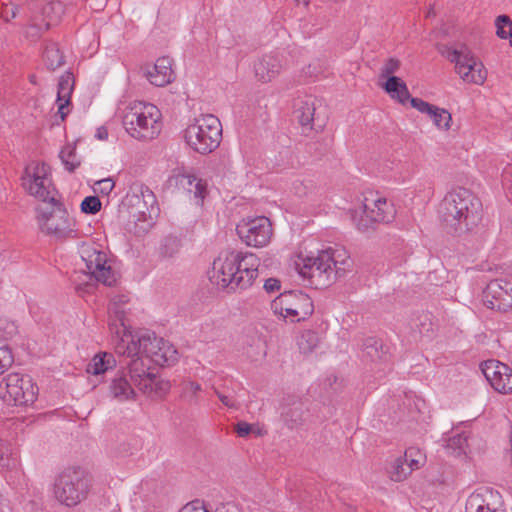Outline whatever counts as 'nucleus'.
I'll return each instance as SVG.
<instances>
[{
    "instance_id": "obj_16",
    "label": "nucleus",
    "mask_w": 512,
    "mask_h": 512,
    "mask_svg": "<svg viewBox=\"0 0 512 512\" xmlns=\"http://www.w3.org/2000/svg\"><path fill=\"white\" fill-rule=\"evenodd\" d=\"M400 65V61L396 58L387 59L380 70V77L386 78V82L382 85L385 92L389 94L392 99L405 105L411 95L406 83L401 78L394 75V73L399 70Z\"/></svg>"
},
{
    "instance_id": "obj_18",
    "label": "nucleus",
    "mask_w": 512,
    "mask_h": 512,
    "mask_svg": "<svg viewBox=\"0 0 512 512\" xmlns=\"http://www.w3.org/2000/svg\"><path fill=\"white\" fill-rule=\"evenodd\" d=\"M481 370L497 392L507 394L512 391V370L506 364L490 359L481 364Z\"/></svg>"
},
{
    "instance_id": "obj_38",
    "label": "nucleus",
    "mask_w": 512,
    "mask_h": 512,
    "mask_svg": "<svg viewBox=\"0 0 512 512\" xmlns=\"http://www.w3.org/2000/svg\"><path fill=\"white\" fill-rule=\"evenodd\" d=\"M74 89V77L69 71L65 72L58 82L57 101L69 100Z\"/></svg>"
},
{
    "instance_id": "obj_4",
    "label": "nucleus",
    "mask_w": 512,
    "mask_h": 512,
    "mask_svg": "<svg viewBox=\"0 0 512 512\" xmlns=\"http://www.w3.org/2000/svg\"><path fill=\"white\" fill-rule=\"evenodd\" d=\"M90 488L88 474L79 467H69L56 477L54 495L62 505L75 507L88 497Z\"/></svg>"
},
{
    "instance_id": "obj_26",
    "label": "nucleus",
    "mask_w": 512,
    "mask_h": 512,
    "mask_svg": "<svg viewBox=\"0 0 512 512\" xmlns=\"http://www.w3.org/2000/svg\"><path fill=\"white\" fill-rule=\"evenodd\" d=\"M133 385L134 384L131 382L130 378L128 379L126 371L121 370L118 371L115 377L111 380L109 393L119 402L133 399L135 396Z\"/></svg>"
},
{
    "instance_id": "obj_41",
    "label": "nucleus",
    "mask_w": 512,
    "mask_h": 512,
    "mask_svg": "<svg viewBox=\"0 0 512 512\" xmlns=\"http://www.w3.org/2000/svg\"><path fill=\"white\" fill-rule=\"evenodd\" d=\"M16 465L17 459L13 456L9 445L0 439V466L5 469H12Z\"/></svg>"
},
{
    "instance_id": "obj_8",
    "label": "nucleus",
    "mask_w": 512,
    "mask_h": 512,
    "mask_svg": "<svg viewBox=\"0 0 512 512\" xmlns=\"http://www.w3.org/2000/svg\"><path fill=\"white\" fill-rule=\"evenodd\" d=\"M438 51L450 62L455 64V70L467 83L481 85L487 77V72L481 62H478L466 45L459 49L441 45Z\"/></svg>"
},
{
    "instance_id": "obj_28",
    "label": "nucleus",
    "mask_w": 512,
    "mask_h": 512,
    "mask_svg": "<svg viewBox=\"0 0 512 512\" xmlns=\"http://www.w3.org/2000/svg\"><path fill=\"white\" fill-rule=\"evenodd\" d=\"M116 365V360L112 353L103 352L95 355L87 366V372L93 375H100L112 369Z\"/></svg>"
},
{
    "instance_id": "obj_20",
    "label": "nucleus",
    "mask_w": 512,
    "mask_h": 512,
    "mask_svg": "<svg viewBox=\"0 0 512 512\" xmlns=\"http://www.w3.org/2000/svg\"><path fill=\"white\" fill-rule=\"evenodd\" d=\"M390 358V347L381 339L376 337H368L364 339L361 354L363 362L370 364H385L390 361Z\"/></svg>"
},
{
    "instance_id": "obj_31",
    "label": "nucleus",
    "mask_w": 512,
    "mask_h": 512,
    "mask_svg": "<svg viewBox=\"0 0 512 512\" xmlns=\"http://www.w3.org/2000/svg\"><path fill=\"white\" fill-rule=\"evenodd\" d=\"M43 58L46 67L51 71H54L65 64L64 55L60 51L58 45L54 42H50L46 45Z\"/></svg>"
},
{
    "instance_id": "obj_14",
    "label": "nucleus",
    "mask_w": 512,
    "mask_h": 512,
    "mask_svg": "<svg viewBox=\"0 0 512 512\" xmlns=\"http://www.w3.org/2000/svg\"><path fill=\"white\" fill-rule=\"evenodd\" d=\"M238 236L248 246L263 247L272 236V225L265 216L242 221L236 227Z\"/></svg>"
},
{
    "instance_id": "obj_32",
    "label": "nucleus",
    "mask_w": 512,
    "mask_h": 512,
    "mask_svg": "<svg viewBox=\"0 0 512 512\" xmlns=\"http://www.w3.org/2000/svg\"><path fill=\"white\" fill-rule=\"evenodd\" d=\"M59 157L65 166V169L70 173H73L81 164V161L76 154L75 145L67 144L64 146L60 151Z\"/></svg>"
},
{
    "instance_id": "obj_36",
    "label": "nucleus",
    "mask_w": 512,
    "mask_h": 512,
    "mask_svg": "<svg viewBox=\"0 0 512 512\" xmlns=\"http://www.w3.org/2000/svg\"><path fill=\"white\" fill-rule=\"evenodd\" d=\"M319 341L320 338L317 332L306 330L299 336L297 344L302 353L308 354L313 352V350L318 346Z\"/></svg>"
},
{
    "instance_id": "obj_29",
    "label": "nucleus",
    "mask_w": 512,
    "mask_h": 512,
    "mask_svg": "<svg viewBox=\"0 0 512 512\" xmlns=\"http://www.w3.org/2000/svg\"><path fill=\"white\" fill-rule=\"evenodd\" d=\"M413 452L414 448H408L405 451L404 458L399 457L395 460L392 470L390 471L391 480L401 482L411 474L412 469L408 465V456H412Z\"/></svg>"
},
{
    "instance_id": "obj_1",
    "label": "nucleus",
    "mask_w": 512,
    "mask_h": 512,
    "mask_svg": "<svg viewBox=\"0 0 512 512\" xmlns=\"http://www.w3.org/2000/svg\"><path fill=\"white\" fill-rule=\"evenodd\" d=\"M254 255H243L238 251H223L214 260L209 280L219 289L234 291L252 285L258 275Z\"/></svg>"
},
{
    "instance_id": "obj_63",
    "label": "nucleus",
    "mask_w": 512,
    "mask_h": 512,
    "mask_svg": "<svg viewBox=\"0 0 512 512\" xmlns=\"http://www.w3.org/2000/svg\"><path fill=\"white\" fill-rule=\"evenodd\" d=\"M510 452H511V457H512V434L510 436Z\"/></svg>"
},
{
    "instance_id": "obj_15",
    "label": "nucleus",
    "mask_w": 512,
    "mask_h": 512,
    "mask_svg": "<svg viewBox=\"0 0 512 512\" xmlns=\"http://www.w3.org/2000/svg\"><path fill=\"white\" fill-rule=\"evenodd\" d=\"M483 302L488 308L501 312L512 309V281L491 280L483 291Z\"/></svg>"
},
{
    "instance_id": "obj_53",
    "label": "nucleus",
    "mask_w": 512,
    "mask_h": 512,
    "mask_svg": "<svg viewBox=\"0 0 512 512\" xmlns=\"http://www.w3.org/2000/svg\"><path fill=\"white\" fill-rule=\"evenodd\" d=\"M326 251H330V252L334 253V256L336 257V259L340 261L338 263V267H342V268L346 269V267L349 266L348 257L345 256L346 252L344 250L329 248Z\"/></svg>"
},
{
    "instance_id": "obj_6",
    "label": "nucleus",
    "mask_w": 512,
    "mask_h": 512,
    "mask_svg": "<svg viewBox=\"0 0 512 512\" xmlns=\"http://www.w3.org/2000/svg\"><path fill=\"white\" fill-rule=\"evenodd\" d=\"M340 261L334 253L321 251L316 257H308L302 265L297 264L299 274L307 278L315 288H325L345 273V268L338 267Z\"/></svg>"
},
{
    "instance_id": "obj_56",
    "label": "nucleus",
    "mask_w": 512,
    "mask_h": 512,
    "mask_svg": "<svg viewBox=\"0 0 512 512\" xmlns=\"http://www.w3.org/2000/svg\"><path fill=\"white\" fill-rule=\"evenodd\" d=\"M416 455H419V456H420V451H419V450L414 449V452H413L412 456H408V465H409V467L412 469V471H413L414 469L419 468V465H420V461H419V459H417V458L415 457Z\"/></svg>"
},
{
    "instance_id": "obj_21",
    "label": "nucleus",
    "mask_w": 512,
    "mask_h": 512,
    "mask_svg": "<svg viewBox=\"0 0 512 512\" xmlns=\"http://www.w3.org/2000/svg\"><path fill=\"white\" fill-rule=\"evenodd\" d=\"M410 105L421 113L428 114L434 125L439 129L448 130L452 121L451 114L444 108H439L420 98L411 97L408 99Z\"/></svg>"
},
{
    "instance_id": "obj_25",
    "label": "nucleus",
    "mask_w": 512,
    "mask_h": 512,
    "mask_svg": "<svg viewBox=\"0 0 512 512\" xmlns=\"http://www.w3.org/2000/svg\"><path fill=\"white\" fill-rule=\"evenodd\" d=\"M281 60L276 55H264L254 64L256 78L264 83L271 81L281 71Z\"/></svg>"
},
{
    "instance_id": "obj_11",
    "label": "nucleus",
    "mask_w": 512,
    "mask_h": 512,
    "mask_svg": "<svg viewBox=\"0 0 512 512\" xmlns=\"http://www.w3.org/2000/svg\"><path fill=\"white\" fill-rule=\"evenodd\" d=\"M38 211L42 232L59 239L70 237L74 233V220L69 217L68 211L59 200L55 204L40 207Z\"/></svg>"
},
{
    "instance_id": "obj_60",
    "label": "nucleus",
    "mask_w": 512,
    "mask_h": 512,
    "mask_svg": "<svg viewBox=\"0 0 512 512\" xmlns=\"http://www.w3.org/2000/svg\"><path fill=\"white\" fill-rule=\"evenodd\" d=\"M476 512H497L495 509H491L489 505H479Z\"/></svg>"
},
{
    "instance_id": "obj_45",
    "label": "nucleus",
    "mask_w": 512,
    "mask_h": 512,
    "mask_svg": "<svg viewBox=\"0 0 512 512\" xmlns=\"http://www.w3.org/2000/svg\"><path fill=\"white\" fill-rule=\"evenodd\" d=\"M0 331L4 340H11L18 334V326L13 321L0 320Z\"/></svg>"
},
{
    "instance_id": "obj_52",
    "label": "nucleus",
    "mask_w": 512,
    "mask_h": 512,
    "mask_svg": "<svg viewBox=\"0 0 512 512\" xmlns=\"http://www.w3.org/2000/svg\"><path fill=\"white\" fill-rule=\"evenodd\" d=\"M263 288L267 293H275L280 290L281 282L277 278H268L265 280Z\"/></svg>"
},
{
    "instance_id": "obj_10",
    "label": "nucleus",
    "mask_w": 512,
    "mask_h": 512,
    "mask_svg": "<svg viewBox=\"0 0 512 512\" xmlns=\"http://www.w3.org/2000/svg\"><path fill=\"white\" fill-rule=\"evenodd\" d=\"M271 308L275 314L285 319L290 318L291 322L306 320L314 312L312 299L298 290L281 293L272 301Z\"/></svg>"
},
{
    "instance_id": "obj_47",
    "label": "nucleus",
    "mask_w": 512,
    "mask_h": 512,
    "mask_svg": "<svg viewBox=\"0 0 512 512\" xmlns=\"http://www.w3.org/2000/svg\"><path fill=\"white\" fill-rule=\"evenodd\" d=\"M214 392L219 398V400L222 402V404L225 405L226 407L235 409L238 407L234 391L225 392L221 391L219 388H214Z\"/></svg>"
},
{
    "instance_id": "obj_30",
    "label": "nucleus",
    "mask_w": 512,
    "mask_h": 512,
    "mask_svg": "<svg viewBox=\"0 0 512 512\" xmlns=\"http://www.w3.org/2000/svg\"><path fill=\"white\" fill-rule=\"evenodd\" d=\"M137 337L136 333L127 334L126 332L124 335L117 339L115 343V352L119 356H125L126 358H131L137 356Z\"/></svg>"
},
{
    "instance_id": "obj_46",
    "label": "nucleus",
    "mask_w": 512,
    "mask_h": 512,
    "mask_svg": "<svg viewBox=\"0 0 512 512\" xmlns=\"http://www.w3.org/2000/svg\"><path fill=\"white\" fill-rule=\"evenodd\" d=\"M292 189H293V192L295 193V195H297L299 197H304L312 191L313 184H312V181H310V180L305 181V180L297 179L293 182Z\"/></svg>"
},
{
    "instance_id": "obj_13",
    "label": "nucleus",
    "mask_w": 512,
    "mask_h": 512,
    "mask_svg": "<svg viewBox=\"0 0 512 512\" xmlns=\"http://www.w3.org/2000/svg\"><path fill=\"white\" fill-rule=\"evenodd\" d=\"M81 258L85 262L90 279H95L106 286H113L116 281V273L107 264V256L97 249L86 247L81 251Z\"/></svg>"
},
{
    "instance_id": "obj_7",
    "label": "nucleus",
    "mask_w": 512,
    "mask_h": 512,
    "mask_svg": "<svg viewBox=\"0 0 512 512\" xmlns=\"http://www.w3.org/2000/svg\"><path fill=\"white\" fill-rule=\"evenodd\" d=\"M22 187L31 196L44 204H55L57 191L49 177V166L44 162H33L27 165L21 176Z\"/></svg>"
},
{
    "instance_id": "obj_19",
    "label": "nucleus",
    "mask_w": 512,
    "mask_h": 512,
    "mask_svg": "<svg viewBox=\"0 0 512 512\" xmlns=\"http://www.w3.org/2000/svg\"><path fill=\"white\" fill-rule=\"evenodd\" d=\"M321 101L312 95L298 96L293 101V117L301 125L303 132L314 129V122L318 120L317 106Z\"/></svg>"
},
{
    "instance_id": "obj_12",
    "label": "nucleus",
    "mask_w": 512,
    "mask_h": 512,
    "mask_svg": "<svg viewBox=\"0 0 512 512\" xmlns=\"http://www.w3.org/2000/svg\"><path fill=\"white\" fill-rule=\"evenodd\" d=\"M362 215L357 219L356 214L352 215L358 230L366 231L373 223H388L394 219L395 209L386 198L379 197L373 193L365 196Z\"/></svg>"
},
{
    "instance_id": "obj_35",
    "label": "nucleus",
    "mask_w": 512,
    "mask_h": 512,
    "mask_svg": "<svg viewBox=\"0 0 512 512\" xmlns=\"http://www.w3.org/2000/svg\"><path fill=\"white\" fill-rule=\"evenodd\" d=\"M151 380L150 385L147 384V388L142 385L139 390L145 394H154L159 397L164 396L170 390V382L159 379L154 373L151 374Z\"/></svg>"
},
{
    "instance_id": "obj_50",
    "label": "nucleus",
    "mask_w": 512,
    "mask_h": 512,
    "mask_svg": "<svg viewBox=\"0 0 512 512\" xmlns=\"http://www.w3.org/2000/svg\"><path fill=\"white\" fill-rule=\"evenodd\" d=\"M97 190L104 195H108L114 188L115 183L111 178L102 179L96 182Z\"/></svg>"
},
{
    "instance_id": "obj_23",
    "label": "nucleus",
    "mask_w": 512,
    "mask_h": 512,
    "mask_svg": "<svg viewBox=\"0 0 512 512\" xmlns=\"http://www.w3.org/2000/svg\"><path fill=\"white\" fill-rule=\"evenodd\" d=\"M137 337V356L142 355L149 359L150 362L160 361L159 354L156 352L158 346L163 344L164 339L156 336L154 332L149 330H141L136 332Z\"/></svg>"
},
{
    "instance_id": "obj_2",
    "label": "nucleus",
    "mask_w": 512,
    "mask_h": 512,
    "mask_svg": "<svg viewBox=\"0 0 512 512\" xmlns=\"http://www.w3.org/2000/svg\"><path fill=\"white\" fill-rule=\"evenodd\" d=\"M482 212L480 199L462 187L448 192L438 207L439 218L455 233H466L478 226Z\"/></svg>"
},
{
    "instance_id": "obj_3",
    "label": "nucleus",
    "mask_w": 512,
    "mask_h": 512,
    "mask_svg": "<svg viewBox=\"0 0 512 512\" xmlns=\"http://www.w3.org/2000/svg\"><path fill=\"white\" fill-rule=\"evenodd\" d=\"M159 109L151 104L136 102L126 108L122 124L126 132L138 140H151L160 133Z\"/></svg>"
},
{
    "instance_id": "obj_48",
    "label": "nucleus",
    "mask_w": 512,
    "mask_h": 512,
    "mask_svg": "<svg viewBox=\"0 0 512 512\" xmlns=\"http://www.w3.org/2000/svg\"><path fill=\"white\" fill-rule=\"evenodd\" d=\"M50 29V22L44 24L32 23L29 25L27 35L33 38H39L41 34Z\"/></svg>"
},
{
    "instance_id": "obj_22",
    "label": "nucleus",
    "mask_w": 512,
    "mask_h": 512,
    "mask_svg": "<svg viewBox=\"0 0 512 512\" xmlns=\"http://www.w3.org/2000/svg\"><path fill=\"white\" fill-rule=\"evenodd\" d=\"M145 77L157 87H163L173 80L172 60L169 57H160L153 66L144 70Z\"/></svg>"
},
{
    "instance_id": "obj_61",
    "label": "nucleus",
    "mask_w": 512,
    "mask_h": 512,
    "mask_svg": "<svg viewBox=\"0 0 512 512\" xmlns=\"http://www.w3.org/2000/svg\"><path fill=\"white\" fill-rule=\"evenodd\" d=\"M91 287H92V285H91V284L86 283V284L84 285V287H82V285H78V286L76 287V289H77L78 291H82V290H83V291H85V292H89V290H90V288H91Z\"/></svg>"
},
{
    "instance_id": "obj_62",
    "label": "nucleus",
    "mask_w": 512,
    "mask_h": 512,
    "mask_svg": "<svg viewBox=\"0 0 512 512\" xmlns=\"http://www.w3.org/2000/svg\"><path fill=\"white\" fill-rule=\"evenodd\" d=\"M190 388H191V390H192L194 393H196L197 391H200V390H201V386H200V384L195 383V382H191V383H190Z\"/></svg>"
},
{
    "instance_id": "obj_44",
    "label": "nucleus",
    "mask_w": 512,
    "mask_h": 512,
    "mask_svg": "<svg viewBox=\"0 0 512 512\" xmlns=\"http://www.w3.org/2000/svg\"><path fill=\"white\" fill-rule=\"evenodd\" d=\"M101 209V201L97 196H87L81 203V211L86 214H96Z\"/></svg>"
},
{
    "instance_id": "obj_42",
    "label": "nucleus",
    "mask_w": 512,
    "mask_h": 512,
    "mask_svg": "<svg viewBox=\"0 0 512 512\" xmlns=\"http://www.w3.org/2000/svg\"><path fill=\"white\" fill-rule=\"evenodd\" d=\"M496 35L500 39H507L512 31V20L508 15H499L495 19Z\"/></svg>"
},
{
    "instance_id": "obj_37",
    "label": "nucleus",
    "mask_w": 512,
    "mask_h": 512,
    "mask_svg": "<svg viewBox=\"0 0 512 512\" xmlns=\"http://www.w3.org/2000/svg\"><path fill=\"white\" fill-rule=\"evenodd\" d=\"M180 183L183 186H187V189L190 192H193L196 198H204L206 192V184L201 179H198L194 175H181Z\"/></svg>"
},
{
    "instance_id": "obj_17",
    "label": "nucleus",
    "mask_w": 512,
    "mask_h": 512,
    "mask_svg": "<svg viewBox=\"0 0 512 512\" xmlns=\"http://www.w3.org/2000/svg\"><path fill=\"white\" fill-rule=\"evenodd\" d=\"M281 418L289 429H296L317 420L311 413L309 404L296 396L286 398Z\"/></svg>"
},
{
    "instance_id": "obj_33",
    "label": "nucleus",
    "mask_w": 512,
    "mask_h": 512,
    "mask_svg": "<svg viewBox=\"0 0 512 512\" xmlns=\"http://www.w3.org/2000/svg\"><path fill=\"white\" fill-rule=\"evenodd\" d=\"M181 248V240L177 236L168 235L164 237L159 245V256L161 258H173Z\"/></svg>"
},
{
    "instance_id": "obj_49",
    "label": "nucleus",
    "mask_w": 512,
    "mask_h": 512,
    "mask_svg": "<svg viewBox=\"0 0 512 512\" xmlns=\"http://www.w3.org/2000/svg\"><path fill=\"white\" fill-rule=\"evenodd\" d=\"M302 72L306 78H314L323 72V66L319 61H315L303 68Z\"/></svg>"
},
{
    "instance_id": "obj_58",
    "label": "nucleus",
    "mask_w": 512,
    "mask_h": 512,
    "mask_svg": "<svg viewBox=\"0 0 512 512\" xmlns=\"http://www.w3.org/2000/svg\"><path fill=\"white\" fill-rule=\"evenodd\" d=\"M59 103L58 105V114L60 115L61 119L64 120L68 114V112H65L64 109L67 105H69L70 101L69 100H62V101H57Z\"/></svg>"
},
{
    "instance_id": "obj_5",
    "label": "nucleus",
    "mask_w": 512,
    "mask_h": 512,
    "mask_svg": "<svg viewBox=\"0 0 512 512\" xmlns=\"http://www.w3.org/2000/svg\"><path fill=\"white\" fill-rule=\"evenodd\" d=\"M184 137L191 149L200 154H208L220 145L222 126L216 116L201 115L185 129Z\"/></svg>"
},
{
    "instance_id": "obj_9",
    "label": "nucleus",
    "mask_w": 512,
    "mask_h": 512,
    "mask_svg": "<svg viewBox=\"0 0 512 512\" xmlns=\"http://www.w3.org/2000/svg\"><path fill=\"white\" fill-rule=\"evenodd\" d=\"M37 394L38 387L28 375L10 373L0 381V398L7 405L32 404Z\"/></svg>"
},
{
    "instance_id": "obj_64",
    "label": "nucleus",
    "mask_w": 512,
    "mask_h": 512,
    "mask_svg": "<svg viewBox=\"0 0 512 512\" xmlns=\"http://www.w3.org/2000/svg\"><path fill=\"white\" fill-rule=\"evenodd\" d=\"M316 145H317V143H312V144H310V145H309V150H311L312 148H314V146H316Z\"/></svg>"
},
{
    "instance_id": "obj_54",
    "label": "nucleus",
    "mask_w": 512,
    "mask_h": 512,
    "mask_svg": "<svg viewBox=\"0 0 512 512\" xmlns=\"http://www.w3.org/2000/svg\"><path fill=\"white\" fill-rule=\"evenodd\" d=\"M235 431L239 437H246L252 431V425L247 422L240 421L236 424Z\"/></svg>"
},
{
    "instance_id": "obj_51",
    "label": "nucleus",
    "mask_w": 512,
    "mask_h": 512,
    "mask_svg": "<svg viewBox=\"0 0 512 512\" xmlns=\"http://www.w3.org/2000/svg\"><path fill=\"white\" fill-rule=\"evenodd\" d=\"M293 499H295L296 501H298L301 505H303V508L305 509H310L312 508L310 506L311 504V500L309 499L310 498V493L306 490H304L303 492H295L294 494H292L291 496Z\"/></svg>"
},
{
    "instance_id": "obj_27",
    "label": "nucleus",
    "mask_w": 512,
    "mask_h": 512,
    "mask_svg": "<svg viewBox=\"0 0 512 512\" xmlns=\"http://www.w3.org/2000/svg\"><path fill=\"white\" fill-rule=\"evenodd\" d=\"M127 200L129 205H139L140 202H143V206L146 210H139V213L143 216L146 215V213L151 216V213L154 211L155 206L157 204L156 196L154 195L153 191L146 185H139L137 186L132 194L127 195Z\"/></svg>"
},
{
    "instance_id": "obj_55",
    "label": "nucleus",
    "mask_w": 512,
    "mask_h": 512,
    "mask_svg": "<svg viewBox=\"0 0 512 512\" xmlns=\"http://www.w3.org/2000/svg\"><path fill=\"white\" fill-rule=\"evenodd\" d=\"M179 512H208L199 502H191L186 504Z\"/></svg>"
},
{
    "instance_id": "obj_34",
    "label": "nucleus",
    "mask_w": 512,
    "mask_h": 512,
    "mask_svg": "<svg viewBox=\"0 0 512 512\" xmlns=\"http://www.w3.org/2000/svg\"><path fill=\"white\" fill-rule=\"evenodd\" d=\"M159 354V357L165 361H153L155 364L159 366H170L177 362L178 360V352L175 347L170 344L168 341L164 340L163 344H160L156 350Z\"/></svg>"
},
{
    "instance_id": "obj_24",
    "label": "nucleus",
    "mask_w": 512,
    "mask_h": 512,
    "mask_svg": "<svg viewBox=\"0 0 512 512\" xmlns=\"http://www.w3.org/2000/svg\"><path fill=\"white\" fill-rule=\"evenodd\" d=\"M126 369H124L129 376L131 382L140 389V386L147 388V384L151 383V374L149 371L148 363L144 361L142 355L131 357L128 362L125 363Z\"/></svg>"
},
{
    "instance_id": "obj_59",
    "label": "nucleus",
    "mask_w": 512,
    "mask_h": 512,
    "mask_svg": "<svg viewBox=\"0 0 512 512\" xmlns=\"http://www.w3.org/2000/svg\"><path fill=\"white\" fill-rule=\"evenodd\" d=\"M95 137L99 140H106L108 138V131L105 127H99L96 131Z\"/></svg>"
},
{
    "instance_id": "obj_57",
    "label": "nucleus",
    "mask_w": 512,
    "mask_h": 512,
    "mask_svg": "<svg viewBox=\"0 0 512 512\" xmlns=\"http://www.w3.org/2000/svg\"><path fill=\"white\" fill-rule=\"evenodd\" d=\"M217 512H241L240 508L232 502L222 505L221 508L217 509Z\"/></svg>"
},
{
    "instance_id": "obj_39",
    "label": "nucleus",
    "mask_w": 512,
    "mask_h": 512,
    "mask_svg": "<svg viewBox=\"0 0 512 512\" xmlns=\"http://www.w3.org/2000/svg\"><path fill=\"white\" fill-rule=\"evenodd\" d=\"M63 13L64 5L60 1H51L42 8V15L47 19L46 22H50V25L58 21Z\"/></svg>"
},
{
    "instance_id": "obj_40",
    "label": "nucleus",
    "mask_w": 512,
    "mask_h": 512,
    "mask_svg": "<svg viewBox=\"0 0 512 512\" xmlns=\"http://www.w3.org/2000/svg\"><path fill=\"white\" fill-rule=\"evenodd\" d=\"M467 446V437L463 434H457L447 440L446 449L454 456L465 454Z\"/></svg>"
},
{
    "instance_id": "obj_43",
    "label": "nucleus",
    "mask_w": 512,
    "mask_h": 512,
    "mask_svg": "<svg viewBox=\"0 0 512 512\" xmlns=\"http://www.w3.org/2000/svg\"><path fill=\"white\" fill-rule=\"evenodd\" d=\"M14 363V355L7 344L0 339V375L7 371Z\"/></svg>"
}]
</instances>
